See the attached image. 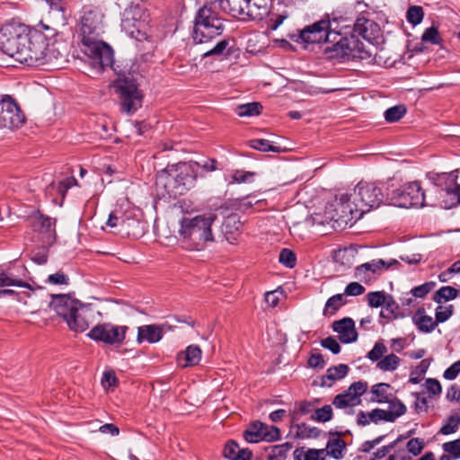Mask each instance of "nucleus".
Returning <instances> with one entry per match:
<instances>
[{"label": "nucleus", "mask_w": 460, "mask_h": 460, "mask_svg": "<svg viewBox=\"0 0 460 460\" xmlns=\"http://www.w3.org/2000/svg\"><path fill=\"white\" fill-rule=\"evenodd\" d=\"M113 70L117 74L114 87L119 93L121 109L128 114H133L142 106L144 98L142 92L138 89L137 74L131 70L117 71L116 68Z\"/></svg>", "instance_id": "nucleus-4"}, {"label": "nucleus", "mask_w": 460, "mask_h": 460, "mask_svg": "<svg viewBox=\"0 0 460 460\" xmlns=\"http://www.w3.org/2000/svg\"><path fill=\"white\" fill-rule=\"evenodd\" d=\"M386 182H364L357 184L352 194V202L363 216L365 213L379 208L381 205H388V195L385 190Z\"/></svg>", "instance_id": "nucleus-6"}, {"label": "nucleus", "mask_w": 460, "mask_h": 460, "mask_svg": "<svg viewBox=\"0 0 460 460\" xmlns=\"http://www.w3.org/2000/svg\"><path fill=\"white\" fill-rule=\"evenodd\" d=\"M413 323L417 326L418 330L421 332L429 333L437 326V323L431 316L412 317Z\"/></svg>", "instance_id": "nucleus-45"}, {"label": "nucleus", "mask_w": 460, "mask_h": 460, "mask_svg": "<svg viewBox=\"0 0 460 460\" xmlns=\"http://www.w3.org/2000/svg\"><path fill=\"white\" fill-rule=\"evenodd\" d=\"M347 18H343L342 16H336L334 13H332L331 16V29L330 33H339L342 35H347V32H343L342 30L346 28H350V24H347Z\"/></svg>", "instance_id": "nucleus-48"}, {"label": "nucleus", "mask_w": 460, "mask_h": 460, "mask_svg": "<svg viewBox=\"0 0 460 460\" xmlns=\"http://www.w3.org/2000/svg\"><path fill=\"white\" fill-rule=\"evenodd\" d=\"M229 39H224L220 41H218L213 48L206 50L202 54V58H206L212 56H221L224 55L225 58L231 57L234 52V47H229Z\"/></svg>", "instance_id": "nucleus-32"}, {"label": "nucleus", "mask_w": 460, "mask_h": 460, "mask_svg": "<svg viewBox=\"0 0 460 460\" xmlns=\"http://www.w3.org/2000/svg\"><path fill=\"white\" fill-rule=\"evenodd\" d=\"M387 351V348L382 341H377L373 349L368 351L367 358L373 362L378 361L383 355Z\"/></svg>", "instance_id": "nucleus-60"}, {"label": "nucleus", "mask_w": 460, "mask_h": 460, "mask_svg": "<svg viewBox=\"0 0 460 460\" xmlns=\"http://www.w3.org/2000/svg\"><path fill=\"white\" fill-rule=\"evenodd\" d=\"M332 328L333 332L339 333V340L341 343H352L358 340V333L355 327V322L350 317L334 321Z\"/></svg>", "instance_id": "nucleus-19"}, {"label": "nucleus", "mask_w": 460, "mask_h": 460, "mask_svg": "<svg viewBox=\"0 0 460 460\" xmlns=\"http://www.w3.org/2000/svg\"><path fill=\"white\" fill-rule=\"evenodd\" d=\"M349 370V367L346 364H339L338 366L330 367L326 371V375L320 377L321 383L319 385L322 387H331L332 384H327V380L334 382L336 380L342 379L347 376Z\"/></svg>", "instance_id": "nucleus-27"}, {"label": "nucleus", "mask_w": 460, "mask_h": 460, "mask_svg": "<svg viewBox=\"0 0 460 460\" xmlns=\"http://www.w3.org/2000/svg\"><path fill=\"white\" fill-rule=\"evenodd\" d=\"M398 413H387V411L383 409H374L370 412H368V418L370 421L377 424L380 420L387 421V422H394L398 418Z\"/></svg>", "instance_id": "nucleus-43"}, {"label": "nucleus", "mask_w": 460, "mask_h": 460, "mask_svg": "<svg viewBox=\"0 0 460 460\" xmlns=\"http://www.w3.org/2000/svg\"><path fill=\"white\" fill-rule=\"evenodd\" d=\"M354 41V34L342 35L331 34L321 47L323 58L333 64H343L350 61L351 45Z\"/></svg>", "instance_id": "nucleus-8"}, {"label": "nucleus", "mask_w": 460, "mask_h": 460, "mask_svg": "<svg viewBox=\"0 0 460 460\" xmlns=\"http://www.w3.org/2000/svg\"><path fill=\"white\" fill-rule=\"evenodd\" d=\"M367 390V383L366 381H358L352 383L347 391H345L350 397V400H354L363 395Z\"/></svg>", "instance_id": "nucleus-54"}, {"label": "nucleus", "mask_w": 460, "mask_h": 460, "mask_svg": "<svg viewBox=\"0 0 460 460\" xmlns=\"http://www.w3.org/2000/svg\"><path fill=\"white\" fill-rule=\"evenodd\" d=\"M250 0H222L221 7L232 17L244 22Z\"/></svg>", "instance_id": "nucleus-25"}, {"label": "nucleus", "mask_w": 460, "mask_h": 460, "mask_svg": "<svg viewBox=\"0 0 460 460\" xmlns=\"http://www.w3.org/2000/svg\"><path fill=\"white\" fill-rule=\"evenodd\" d=\"M424 18V10L420 5H411L406 12V19L413 26L420 24Z\"/></svg>", "instance_id": "nucleus-47"}, {"label": "nucleus", "mask_w": 460, "mask_h": 460, "mask_svg": "<svg viewBox=\"0 0 460 460\" xmlns=\"http://www.w3.org/2000/svg\"><path fill=\"white\" fill-rule=\"evenodd\" d=\"M372 57V53L366 49L364 43L354 35V41L351 45L350 61L355 59H368Z\"/></svg>", "instance_id": "nucleus-39"}, {"label": "nucleus", "mask_w": 460, "mask_h": 460, "mask_svg": "<svg viewBox=\"0 0 460 460\" xmlns=\"http://www.w3.org/2000/svg\"><path fill=\"white\" fill-rule=\"evenodd\" d=\"M326 362L321 353L312 352L307 360V366L314 369H323Z\"/></svg>", "instance_id": "nucleus-64"}, {"label": "nucleus", "mask_w": 460, "mask_h": 460, "mask_svg": "<svg viewBox=\"0 0 460 460\" xmlns=\"http://www.w3.org/2000/svg\"><path fill=\"white\" fill-rule=\"evenodd\" d=\"M436 286L434 281H428L417 286L411 290V295L416 298L425 297Z\"/></svg>", "instance_id": "nucleus-59"}, {"label": "nucleus", "mask_w": 460, "mask_h": 460, "mask_svg": "<svg viewBox=\"0 0 460 460\" xmlns=\"http://www.w3.org/2000/svg\"><path fill=\"white\" fill-rule=\"evenodd\" d=\"M0 49L21 64L39 66L35 49L31 39V27L19 23H6L0 29Z\"/></svg>", "instance_id": "nucleus-1"}, {"label": "nucleus", "mask_w": 460, "mask_h": 460, "mask_svg": "<svg viewBox=\"0 0 460 460\" xmlns=\"http://www.w3.org/2000/svg\"><path fill=\"white\" fill-rule=\"evenodd\" d=\"M31 227L34 231H39L47 234V242L51 244L57 240L56 219L49 216L39 213L31 217Z\"/></svg>", "instance_id": "nucleus-21"}, {"label": "nucleus", "mask_w": 460, "mask_h": 460, "mask_svg": "<svg viewBox=\"0 0 460 460\" xmlns=\"http://www.w3.org/2000/svg\"><path fill=\"white\" fill-rule=\"evenodd\" d=\"M263 106L261 102H253L238 105L235 112L239 117L258 116L262 112Z\"/></svg>", "instance_id": "nucleus-36"}, {"label": "nucleus", "mask_w": 460, "mask_h": 460, "mask_svg": "<svg viewBox=\"0 0 460 460\" xmlns=\"http://www.w3.org/2000/svg\"><path fill=\"white\" fill-rule=\"evenodd\" d=\"M84 53L90 59V65L93 68L102 73L106 67L113 66V50L102 40H92L83 43Z\"/></svg>", "instance_id": "nucleus-10"}, {"label": "nucleus", "mask_w": 460, "mask_h": 460, "mask_svg": "<svg viewBox=\"0 0 460 460\" xmlns=\"http://www.w3.org/2000/svg\"><path fill=\"white\" fill-rule=\"evenodd\" d=\"M407 109L403 104L395 105L388 108L385 113L384 117L385 120L389 123H394L399 121L405 114Z\"/></svg>", "instance_id": "nucleus-44"}, {"label": "nucleus", "mask_w": 460, "mask_h": 460, "mask_svg": "<svg viewBox=\"0 0 460 460\" xmlns=\"http://www.w3.org/2000/svg\"><path fill=\"white\" fill-rule=\"evenodd\" d=\"M126 214H128V211L123 212L120 209L111 211L109 215L106 225L112 228L117 227L118 232L119 233L123 226Z\"/></svg>", "instance_id": "nucleus-46"}, {"label": "nucleus", "mask_w": 460, "mask_h": 460, "mask_svg": "<svg viewBox=\"0 0 460 460\" xmlns=\"http://www.w3.org/2000/svg\"><path fill=\"white\" fill-rule=\"evenodd\" d=\"M0 287H20L34 290L31 284L14 277L9 270H4L2 267H0Z\"/></svg>", "instance_id": "nucleus-31"}, {"label": "nucleus", "mask_w": 460, "mask_h": 460, "mask_svg": "<svg viewBox=\"0 0 460 460\" xmlns=\"http://www.w3.org/2000/svg\"><path fill=\"white\" fill-rule=\"evenodd\" d=\"M372 57V53L366 49L364 43L354 35V41L351 45L350 61L355 59H368Z\"/></svg>", "instance_id": "nucleus-40"}, {"label": "nucleus", "mask_w": 460, "mask_h": 460, "mask_svg": "<svg viewBox=\"0 0 460 460\" xmlns=\"http://www.w3.org/2000/svg\"><path fill=\"white\" fill-rule=\"evenodd\" d=\"M145 233L146 222L137 218L132 212L128 211L119 234L129 238L139 239L145 234Z\"/></svg>", "instance_id": "nucleus-22"}, {"label": "nucleus", "mask_w": 460, "mask_h": 460, "mask_svg": "<svg viewBox=\"0 0 460 460\" xmlns=\"http://www.w3.org/2000/svg\"><path fill=\"white\" fill-rule=\"evenodd\" d=\"M391 388V385L387 383H378L374 385L371 387V393L375 395V397L371 398V402H376L378 403H387L390 400L386 390Z\"/></svg>", "instance_id": "nucleus-41"}, {"label": "nucleus", "mask_w": 460, "mask_h": 460, "mask_svg": "<svg viewBox=\"0 0 460 460\" xmlns=\"http://www.w3.org/2000/svg\"><path fill=\"white\" fill-rule=\"evenodd\" d=\"M460 425V415L454 414L450 415L447 423L440 428L439 433L443 435H449L457 431Z\"/></svg>", "instance_id": "nucleus-52"}, {"label": "nucleus", "mask_w": 460, "mask_h": 460, "mask_svg": "<svg viewBox=\"0 0 460 460\" xmlns=\"http://www.w3.org/2000/svg\"><path fill=\"white\" fill-rule=\"evenodd\" d=\"M165 328L171 329V326L167 323L140 326L137 329V341L138 343H142L144 341H147L149 343L158 342L163 338V332Z\"/></svg>", "instance_id": "nucleus-23"}, {"label": "nucleus", "mask_w": 460, "mask_h": 460, "mask_svg": "<svg viewBox=\"0 0 460 460\" xmlns=\"http://www.w3.org/2000/svg\"><path fill=\"white\" fill-rule=\"evenodd\" d=\"M50 297L49 308L64 320H66L71 314H75L76 309L82 307L81 302L72 298L70 294H51Z\"/></svg>", "instance_id": "nucleus-17"}, {"label": "nucleus", "mask_w": 460, "mask_h": 460, "mask_svg": "<svg viewBox=\"0 0 460 460\" xmlns=\"http://www.w3.org/2000/svg\"><path fill=\"white\" fill-rule=\"evenodd\" d=\"M458 294L459 290L454 287L444 286L434 293L432 299L436 303L441 304L442 302H447L456 298Z\"/></svg>", "instance_id": "nucleus-37"}, {"label": "nucleus", "mask_w": 460, "mask_h": 460, "mask_svg": "<svg viewBox=\"0 0 460 460\" xmlns=\"http://www.w3.org/2000/svg\"><path fill=\"white\" fill-rule=\"evenodd\" d=\"M192 40L196 44L210 41L223 33L224 20L211 6L205 4L198 10L194 17Z\"/></svg>", "instance_id": "nucleus-5"}, {"label": "nucleus", "mask_w": 460, "mask_h": 460, "mask_svg": "<svg viewBox=\"0 0 460 460\" xmlns=\"http://www.w3.org/2000/svg\"><path fill=\"white\" fill-rule=\"evenodd\" d=\"M421 40L424 42H430L434 45H440L443 41L442 38L439 35L438 29L434 26L427 28L424 31L421 36Z\"/></svg>", "instance_id": "nucleus-55"}, {"label": "nucleus", "mask_w": 460, "mask_h": 460, "mask_svg": "<svg viewBox=\"0 0 460 460\" xmlns=\"http://www.w3.org/2000/svg\"><path fill=\"white\" fill-rule=\"evenodd\" d=\"M456 176L455 178V186L453 188L447 187L441 189V191L445 192L446 198L441 201V208L445 209H450L460 205V184L456 183Z\"/></svg>", "instance_id": "nucleus-28"}, {"label": "nucleus", "mask_w": 460, "mask_h": 460, "mask_svg": "<svg viewBox=\"0 0 460 460\" xmlns=\"http://www.w3.org/2000/svg\"><path fill=\"white\" fill-rule=\"evenodd\" d=\"M128 327L126 325H114L111 323H98L87 333V337L96 342L114 345L121 344L125 341Z\"/></svg>", "instance_id": "nucleus-12"}, {"label": "nucleus", "mask_w": 460, "mask_h": 460, "mask_svg": "<svg viewBox=\"0 0 460 460\" xmlns=\"http://www.w3.org/2000/svg\"><path fill=\"white\" fill-rule=\"evenodd\" d=\"M58 31L55 28L40 22L37 26L31 28V39L35 49V58L39 66L47 62V50L49 45L56 41Z\"/></svg>", "instance_id": "nucleus-11"}, {"label": "nucleus", "mask_w": 460, "mask_h": 460, "mask_svg": "<svg viewBox=\"0 0 460 460\" xmlns=\"http://www.w3.org/2000/svg\"><path fill=\"white\" fill-rule=\"evenodd\" d=\"M202 351L198 345H189L185 350L180 351L177 354V364L181 368L190 367L197 366L201 359Z\"/></svg>", "instance_id": "nucleus-24"}, {"label": "nucleus", "mask_w": 460, "mask_h": 460, "mask_svg": "<svg viewBox=\"0 0 460 460\" xmlns=\"http://www.w3.org/2000/svg\"><path fill=\"white\" fill-rule=\"evenodd\" d=\"M269 426L261 420L252 421L243 431V437L248 443H259L261 441L262 430L268 429Z\"/></svg>", "instance_id": "nucleus-29"}, {"label": "nucleus", "mask_w": 460, "mask_h": 460, "mask_svg": "<svg viewBox=\"0 0 460 460\" xmlns=\"http://www.w3.org/2000/svg\"><path fill=\"white\" fill-rule=\"evenodd\" d=\"M65 321L69 329L75 332H83L89 327L88 321L82 316L79 309H76L75 314H71Z\"/></svg>", "instance_id": "nucleus-35"}, {"label": "nucleus", "mask_w": 460, "mask_h": 460, "mask_svg": "<svg viewBox=\"0 0 460 460\" xmlns=\"http://www.w3.org/2000/svg\"><path fill=\"white\" fill-rule=\"evenodd\" d=\"M198 176L199 164L196 161L169 164L157 172L155 185L164 189L170 197H177L194 188Z\"/></svg>", "instance_id": "nucleus-2"}, {"label": "nucleus", "mask_w": 460, "mask_h": 460, "mask_svg": "<svg viewBox=\"0 0 460 460\" xmlns=\"http://www.w3.org/2000/svg\"><path fill=\"white\" fill-rule=\"evenodd\" d=\"M382 269L379 264L376 263V260H372L369 262L363 263L359 266H357L355 269V276L360 280H366L367 278H370L368 272H372L373 274L378 273Z\"/></svg>", "instance_id": "nucleus-38"}, {"label": "nucleus", "mask_w": 460, "mask_h": 460, "mask_svg": "<svg viewBox=\"0 0 460 460\" xmlns=\"http://www.w3.org/2000/svg\"><path fill=\"white\" fill-rule=\"evenodd\" d=\"M217 215H198L193 217H182L180 220L179 240L181 246L189 251L203 250L208 243L214 242L212 224Z\"/></svg>", "instance_id": "nucleus-3"}, {"label": "nucleus", "mask_w": 460, "mask_h": 460, "mask_svg": "<svg viewBox=\"0 0 460 460\" xmlns=\"http://www.w3.org/2000/svg\"><path fill=\"white\" fill-rule=\"evenodd\" d=\"M346 303L347 300L343 294H336L327 299L323 311V314L325 317L332 316L340 310L341 306L346 305Z\"/></svg>", "instance_id": "nucleus-33"}, {"label": "nucleus", "mask_w": 460, "mask_h": 460, "mask_svg": "<svg viewBox=\"0 0 460 460\" xmlns=\"http://www.w3.org/2000/svg\"><path fill=\"white\" fill-rule=\"evenodd\" d=\"M281 438L280 429L277 426H269L268 429L262 430L261 441L274 442Z\"/></svg>", "instance_id": "nucleus-61"}, {"label": "nucleus", "mask_w": 460, "mask_h": 460, "mask_svg": "<svg viewBox=\"0 0 460 460\" xmlns=\"http://www.w3.org/2000/svg\"><path fill=\"white\" fill-rule=\"evenodd\" d=\"M400 364V358L394 354H389L377 362V367L383 371H394Z\"/></svg>", "instance_id": "nucleus-49"}, {"label": "nucleus", "mask_w": 460, "mask_h": 460, "mask_svg": "<svg viewBox=\"0 0 460 460\" xmlns=\"http://www.w3.org/2000/svg\"><path fill=\"white\" fill-rule=\"evenodd\" d=\"M454 314V305H449L443 308L441 305L436 308L435 323L437 325L441 323L447 321Z\"/></svg>", "instance_id": "nucleus-58"}, {"label": "nucleus", "mask_w": 460, "mask_h": 460, "mask_svg": "<svg viewBox=\"0 0 460 460\" xmlns=\"http://www.w3.org/2000/svg\"><path fill=\"white\" fill-rule=\"evenodd\" d=\"M443 450L452 455L454 459L460 458V438L443 444Z\"/></svg>", "instance_id": "nucleus-63"}, {"label": "nucleus", "mask_w": 460, "mask_h": 460, "mask_svg": "<svg viewBox=\"0 0 460 460\" xmlns=\"http://www.w3.org/2000/svg\"><path fill=\"white\" fill-rule=\"evenodd\" d=\"M103 14L97 8H90L84 11L81 17L82 43L100 40L102 31Z\"/></svg>", "instance_id": "nucleus-15"}, {"label": "nucleus", "mask_w": 460, "mask_h": 460, "mask_svg": "<svg viewBox=\"0 0 460 460\" xmlns=\"http://www.w3.org/2000/svg\"><path fill=\"white\" fill-rule=\"evenodd\" d=\"M239 444L234 440H228L223 449V456L229 460H251L252 458V452L249 448L240 449Z\"/></svg>", "instance_id": "nucleus-26"}, {"label": "nucleus", "mask_w": 460, "mask_h": 460, "mask_svg": "<svg viewBox=\"0 0 460 460\" xmlns=\"http://www.w3.org/2000/svg\"><path fill=\"white\" fill-rule=\"evenodd\" d=\"M346 448L347 444L342 438L329 439L326 444L325 455L335 460H340L344 457Z\"/></svg>", "instance_id": "nucleus-30"}, {"label": "nucleus", "mask_w": 460, "mask_h": 460, "mask_svg": "<svg viewBox=\"0 0 460 460\" xmlns=\"http://www.w3.org/2000/svg\"><path fill=\"white\" fill-rule=\"evenodd\" d=\"M247 145L251 148L261 152H273L279 154L286 151V148L272 145L270 140L262 138L251 139L248 141Z\"/></svg>", "instance_id": "nucleus-34"}, {"label": "nucleus", "mask_w": 460, "mask_h": 460, "mask_svg": "<svg viewBox=\"0 0 460 460\" xmlns=\"http://www.w3.org/2000/svg\"><path fill=\"white\" fill-rule=\"evenodd\" d=\"M333 417V412L331 405L327 404L323 406L322 408H317L314 413L310 416L312 420H315L318 422H327L330 421Z\"/></svg>", "instance_id": "nucleus-50"}, {"label": "nucleus", "mask_w": 460, "mask_h": 460, "mask_svg": "<svg viewBox=\"0 0 460 460\" xmlns=\"http://www.w3.org/2000/svg\"><path fill=\"white\" fill-rule=\"evenodd\" d=\"M199 170L201 169L206 172H213L217 170H223V165L216 158L208 157L202 162H197Z\"/></svg>", "instance_id": "nucleus-57"}, {"label": "nucleus", "mask_w": 460, "mask_h": 460, "mask_svg": "<svg viewBox=\"0 0 460 460\" xmlns=\"http://www.w3.org/2000/svg\"><path fill=\"white\" fill-rule=\"evenodd\" d=\"M385 190L388 195V205L404 208L425 206V192L419 181L396 186L394 181L390 180Z\"/></svg>", "instance_id": "nucleus-7"}, {"label": "nucleus", "mask_w": 460, "mask_h": 460, "mask_svg": "<svg viewBox=\"0 0 460 460\" xmlns=\"http://www.w3.org/2000/svg\"><path fill=\"white\" fill-rule=\"evenodd\" d=\"M273 7L272 0H250L244 22H261L268 18Z\"/></svg>", "instance_id": "nucleus-20"}, {"label": "nucleus", "mask_w": 460, "mask_h": 460, "mask_svg": "<svg viewBox=\"0 0 460 460\" xmlns=\"http://www.w3.org/2000/svg\"><path fill=\"white\" fill-rule=\"evenodd\" d=\"M279 261L287 268L293 269L296 264V255L292 250L283 248L279 252Z\"/></svg>", "instance_id": "nucleus-53"}, {"label": "nucleus", "mask_w": 460, "mask_h": 460, "mask_svg": "<svg viewBox=\"0 0 460 460\" xmlns=\"http://www.w3.org/2000/svg\"><path fill=\"white\" fill-rule=\"evenodd\" d=\"M352 194H342L340 198L335 197L334 200L328 202L324 213L326 217L336 223L348 225L352 224L362 217L358 208L352 202Z\"/></svg>", "instance_id": "nucleus-9"}, {"label": "nucleus", "mask_w": 460, "mask_h": 460, "mask_svg": "<svg viewBox=\"0 0 460 460\" xmlns=\"http://www.w3.org/2000/svg\"><path fill=\"white\" fill-rule=\"evenodd\" d=\"M331 15L325 14L321 20L305 26L299 31L297 43L321 44V46L330 38Z\"/></svg>", "instance_id": "nucleus-13"}, {"label": "nucleus", "mask_w": 460, "mask_h": 460, "mask_svg": "<svg viewBox=\"0 0 460 460\" xmlns=\"http://www.w3.org/2000/svg\"><path fill=\"white\" fill-rule=\"evenodd\" d=\"M122 30L131 38L142 41L147 40L146 23L140 17H137L134 11H128L124 13L121 21Z\"/></svg>", "instance_id": "nucleus-18"}, {"label": "nucleus", "mask_w": 460, "mask_h": 460, "mask_svg": "<svg viewBox=\"0 0 460 460\" xmlns=\"http://www.w3.org/2000/svg\"><path fill=\"white\" fill-rule=\"evenodd\" d=\"M349 34H354L358 38L361 36L374 46H379L385 41L379 24L364 16L358 17L354 22L352 31Z\"/></svg>", "instance_id": "nucleus-16"}, {"label": "nucleus", "mask_w": 460, "mask_h": 460, "mask_svg": "<svg viewBox=\"0 0 460 460\" xmlns=\"http://www.w3.org/2000/svg\"><path fill=\"white\" fill-rule=\"evenodd\" d=\"M387 294L385 291H373L367 295V301L371 307H379L384 305Z\"/></svg>", "instance_id": "nucleus-56"}, {"label": "nucleus", "mask_w": 460, "mask_h": 460, "mask_svg": "<svg viewBox=\"0 0 460 460\" xmlns=\"http://www.w3.org/2000/svg\"><path fill=\"white\" fill-rule=\"evenodd\" d=\"M25 121V115L15 100L5 95L0 101V128H19Z\"/></svg>", "instance_id": "nucleus-14"}, {"label": "nucleus", "mask_w": 460, "mask_h": 460, "mask_svg": "<svg viewBox=\"0 0 460 460\" xmlns=\"http://www.w3.org/2000/svg\"><path fill=\"white\" fill-rule=\"evenodd\" d=\"M296 438H317L321 435V429L316 427H309L305 422L296 424Z\"/></svg>", "instance_id": "nucleus-42"}, {"label": "nucleus", "mask_w": 460, "mask_h": 460, "mask_svg": "<svg viewBox=\"0 0 460 460\" xmlns=\"http://www.w3.org/2000/svg\"><path fill=\"white\" fill-rule=\"evenodd\" d=\"M384 307L393 315V319L403 318L406 314L402 311L401 306L394 299L393 296L387 294Z\"/></svg>", "instance_id": "nucleus-51"}, {"label": "nucleus", "mask_w": 460, "mask_h": 460, "mask_svg": "<svg viewBox=\"0 0 460 460\" xmlns=\"http://www.w3.org/2000/svg\"><path fill=\"white\" fill-rule=\"evenodd\" d=\"M425 447V443L422 438H411L407 443V450L414 456L420 455Z\"/></svg>", "instance_id": "nucleus-62"}]
</instances>
